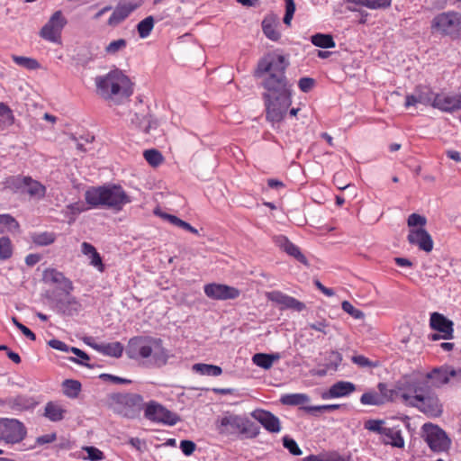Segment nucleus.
Instances as JSON below:
<instances>
[{
  "label": "nucleus",
  "mask_w": 461,
  "mask_h": 461,
  "mask_svg": "<svg viewBox=\"0 0 461 461\" xmlns=\"http://www.w3.org/2000/svg\"><path fill=\"white\" fill-rule=\"evenodd\" d=\"M142 411H144V418L154 423L174 426L181 420L177 413L171 411L154 400L145 402Z\"/></svg>",
  "instance_id": "1a4fd4ad"
},
{
  "label": "nucleus",
  "mask_w": 461,
  "mask_h": 461,
  "mask_svg": "<svg viewBox=\"0 0 461 461\" xmlns=\"http://www.w3.org/2000/svg\"><path fill=\"white\" fill-rule=\"evenodd\" d=\"M131 122L139 131H141L146 134L149 133L151 129H157L158 126V120L150 114L149 110L147 113H134L131 119Z\"/></svg>",
  "instance_id": "a878e982"
},
{
  "label": "nucleus",
  "mask_w": 461,
  "mask_h": 461,
  "mask_svg": "<svg viewBox=\"0 0 461 461\" xmlns=\"http://www.w3.org/2000/svg\"><path fill=\"white\" fill-rule=\"evenodd\" d=\"M279 24V17L274 13L267 14L262 23L261 28L264 35L272 41H278L281 39V33L276 30Z\"/></svg>",
  "instance_id": "cd10ccee"
},
{
  "label": "nucleus",
  "mask_w": 461,
  "mask_h": 461,
  "mask_svg": "<svg viewBox=\"0 0 461 461\" xmlns=\"http://www.w3.org/2000/svg\"><path fill=\"white\" fill-rule=\"evenodd\" d=\"M330 326L329 322L326 320L316 321L315 322L309 323V328L311 330L320 331L324 335L329 333L327 328Z\"/></svg>",
  "instance_id": "13d9d810"
},
{
  "label": "nucleus",
  "mask_w": 461,
  "mask_h": 461,
  "mask_svg": "<svg viewBox=\"0 0 461 461\" xmlns=\"http://www.w3.org/2000/svg\"><path fill=\"white\" fill-rule=\"evenodd\" d=\"M351 361L361 366V367H365V366H375V363L373 361H371L369 358L366 357L365 356L363 355H355L351 357Z\"/></svg>",
  "instance_id": "e2e57ef3"
},
{
  "label": "nucleus",
  "mask_w": 461,
  "mask_h": 461,
  "mask_svg": "<svg viewBox=\"0 0 461 461\" xmlns=\"http://www.w3.org/2000/svg\"><path fill=\"white\" fill-rule=\"evenodd\" d=\"M86 344L89 345L97 352L102 353L104 356L113 357L116 358L122 357L124 349L123 345L119 341L101 344L95 342L90 343L86 341Z\"/></svg>",
  "instance_id": "c85d7f7f"
},
{
  "label": "nucleus",
  "mask_w": 461,
  "mask_h": 461,
  "mask_svg": "<svg viewBox=\"0 0 461 461\" xmlns=\"http://www.w3.org/2000/svg\"><path fill=\"white\" fill-rule=\"evenodd\" d=\"M56 438H57V433L52 432L50 434H45V435L37 437L35 443L38 446H41V445L52 443L56 440Z\"/></svg>",
  "instance_id": "0e129e2a"
},
{
  "label": "nucleus",
  "mask_w": 461,
  "mask_h": 461,
  "mask_svg": "<svg viewBox=\"0 0 461 461\" xmlns=\"http://www.w3.org/2000/svg\"><path fill=\"white\" fill-rule=\"evenodd\" d=\"M144 403L143 396L137 393H112L107 395L108 407L126 419H137Z\"/></svg>",
  "instance_id": "423d86ee"
},
{
  "label": "nucleus",
  "mask_w": 461,
  "mask_h": 461,
  "mask_svg": "<svg viewBox=\"0 0 461 461\" xmlns=\"http://www.w3.org/2000/svg\"><path fill=\"white\" fill-rule=\"evenodd\" d=\"M341 361L342 355L338 351L332 350L326 358V363L324 366H327L329 370L337 371L339 366L341 364Z\"/></svg>",
  "instance_id": "09e8293b"
},
{
  "label": "nucleus",
  "mask_w": 461,
  "mask_h": 461,
  "mask_svg": "<svg viewBox=\"0 0 461 461\" xmlns=\"http://www.w3.org/2000/svg\"><path fill=\"white\" fill-rule=\"evenodd\" d=\"M451 378L456 382H461V368H455L451 366L444 365L434 367L428 372L422 378H415L414 380H427L428 384L432 387H441L450 382Z\"/></svg>",
  "instance_id": "ddd939ff"
},
{
  "label": "nucleus",
  "mask_w": 461,
  "mask_h": 461,
  "mask_svg": "<svg viewBox=\"0 0 461 461\" xmlns=\"http://www.w3.org/2000/svg\"><path fill=\"white\" fill-rule=\"evenodd\" d=\"M144 158L151 167L159 166L163 160L164 157L161 152L156 149H147L143 153Z\"/></svg>",
  "instance_id": "37998d69"
},
{
  "label": "nucleus",
  "mask_w": 461,
  "mask_h": 461,
  "mask_svg": "<svg viewBox=\"0 0 461 461\" xmlns=\"http://www.w3.org/2000/svg\"><path fill=\"white\" fill-rule=\"evenodd\" d=\"M14 254V247L12 240L8 236L0 238V260L5 261L12 258Z\"/></svg>",
  "instance_id": "a19ab883"
},
{
  "label": "nucleus",
  "mask_w": 461,
  "mask_h": 461,
  "mask_svg": "<svg viewBox=\"0 0 461 461\" xmlns=\"http://www.w3.org/2000/svg\"><path fill=\"white\" fill-rule=\"evenodd\" d=\"M68 359L73 363L78 364L80 366H86L88 368H94L95 365L89 364L88 361L90 360V356L84 351L83 356L75 357H69Z\"/></svg>",
  "instance_id": "052dcab7"
},
{
  "label": "nucleus",
  "mask_w": 461,
  "mask_h": 461,
  "mask_svg": "<svg viewBox=\"0 0 461 461\" xmlns=\"http://www.w3.org/2000/svg\"><path fill=\"white\" fill-rule=\"evenodd\" d=\"M155 25V19L152 15L145 17L138 23L136 29L140 38L145 39L151 33Z\"/></svg>",
  "instance_id": "ea45409f"
},
{
  "label": "nucleus",
  "mask_w": 461,
  "mask_h": 461,
  "mask_svg": "<svg viewBox=\"0 0 461 461\" xmlns=\"http://www.w3.org/2000/svg\"><path fill=\"white\" fill-rule=\"evenodd\" d=\"M341 308L345 312L348 313L356 320H360L364 317L363 312L355 308L348 301H343L341 303Z\"/></svg>",
  "instance_id": "8fccbe9b"
},
{
  "label": "nucleus",
  "mask_w": 461,
  "mask_h": 461,
  "mask_svg": "<svg viewBox=\"0 0 461 461\" xmlns=\"http://www.w3.org/2000/svg\"><path fill=\"white\" fill-rule=\"evenodd\" d=\"M250 415L270 433H278L282 429L279 418L269 411L256 409L250 413Z\"/></svg>",
  "instance_id": "a211bd4d"
},
{
  "label": "nucleus",
  "mask_w": 461,
  "mask_h": 461,
  "mask_svg": "<svg viewBox=\"0 0 461 461\" xmlns=\"http://www.w3.org/2000/svg\"><path fill=\"white\" fill-rule=\"evenodd\" d=\"M315 86V79L312 77H301L298 81V86L300 90L303 93L310 92L313 86Z\"/></svg>",
  "instance_id": "6e6d98bb"
},
{
  "label": "nucleus",
  "mask_w": 461,
  "mask_h": 461,
  "mask_svg": "<svg viewBox=\"0 0 461 461\" xmlns=\"http://www.w3.org/2000/svg\"><path fill=\"white\" fill-rule=\"evenodd\" d=\"M67 411L54 402H48L44 408V416L52 422L64 419Z\"/></svg>",
  "instance_id": "c756f323"
},
{
  "label": "nucleus",
  "mask_w": 461,
  "mask_h": 461,
  "mask_svg": "<svg viewBox=\"0 0 461 461\" xmlns=\"http://www.w3.org/2000/svg\"><path fill=\"white\" fill-rule=\"evenodd\" d=\"M376 434H379L380 440L385 445L399 448L404 446L400 426H391L387 421L376 420Z\"/></svg>",
  "instance_id": "2eb2a0df"
},
{
  "label": "nucleus",
  "mask_w": 461,
  "mask_h": 461,
  "mask_svg": "<svg viewBox=\"0 0 461 461\" xmlns=\"http://www.w3.org/2000/svg\"><path fill=\"white\" fill-rule=\"evenodd\" d=\"M280 357L278 353H256L252 357L253 363L265 369L268 370L273 366L275 361L278 360Z\"/></svg>",
  "instance_id": "7c9ffc66"
},
{
  "label": "nucleus",
  "mask_w": 461,
  "mask_h": 461,
  "mask_svg": "<svg viewBox=\"0 0 461 461\" xmlns=\"http://www.w3.org/2000/svg\"><path fill=\"white\" fill-rule=\"evenodd\" d=\"M290 62L285 56L275 51L265 53L253 71L255 78H262L260 86L265 92L262 99L266 107V119L274 127L281 122L292 104L293 83L286 77Z\"/></svg>",
  "instance_id": "f257e3e1"
},
{
  "label": "nucleus",
  "mask_w": 461,
  "mask_h": 461,
  "mask_svg": "<svg viewBox=\"0 0 461 461\" xmlns=\"http://www.w3.org/2000/svg\"><path fill=\"white\" fill-rule=\"evenodd\" d=\"M276 244L286 254L294 258L298 262L304 266H309L308 259L302 253L300 248L294 244L286 236L279 235L276 237Z\"/></svg>",
  "instance_id": "5701e85b"
},
{
  "label": "nucleus",
  "mask_w": 461,
  "mask_h": 461,
  "mask_svg": "<svg viewBox=\"0 0 461 461\" xmlns=\"http://www.w3.org/2000/svg\"><path fill=\"white\" fill-rule=\"evenodd\" d=\"M203 291L207 297L221 301L236 299L240 294V291L238 288L217 283L205 285Z\"/></svg>",
  "instance_id": "dca6fc26"
},
{
  "label": "nucleus",
  "mask_w": 461,
  "mask_h": 461,
  "mask_svg": "<svg viewBox=\"0 0 461 461\" xmlns=\"http://www.w3.org/2000/svg\"><path fill=\"white\" fill-rule=\"evenodd\" d=\"M313 284L317 287V289H319L326 296L330 297L335 294V292L332 288L326 287L319 279H314Z\"/></svg>",
  "instance_id": "774afa93"
},
{
  "label": "nucleus",
  "mask_w": 461,
  "mask_h": 461,
  "mask_svg": "<svg viewBox=\"0 0 461 461\" xmlns=\"http://www.w3.org/2000/svg\"><path fill=\"white\" fill-rule=\"evenodd\" d=\"M340 404H323V405H308L301 406L300 409L312 416H319L321 412H330L340 409Z\"/></svg>",
  "instance_id": "e433bc0d"
},
{
  "label": "nucleus",
  "mask_w": 461,
  "mask_h": 461,
  "mask_svg": "<svg viewBox=\"0 0 461 461\" xmlns=\"http://www.w3.org/2000/svg\"><path fill=\"white\" fill-rule=\"evenodd\" d=\"M38 402L33 397L25 394H17L14 397H7V408L14 412H23L33 410Z\"/></svg>",
  "instance_id": "393cba45"
},
{
  "label": "nucleus",
  "mask_w": 461,
  "mask_h": 461,
  "mask_svg": "<svg viewBox=\"0 0 461 461\" xmlns=\"http://www.w3.org/2000/svg\"><path fill=\"white\" fill-rule=\"evenodd\" d=\"M25 187H28L27 192L31 195H37L41 193V195H44L45 194V186L42 185L40 182L35 181L32 179V182L31 183V185H25Z\"/></svg>",
  "instance_id": "bf43d9fd"
},
{
  "label": "nucleus",
  "mask_w": 461,
  "mask_h": 461,
  "mask_svg": "<svg viewBox=\"0 0 461 461\" xmlns=\"http://www.w3.org/2000/svg\"><path fill=\"white\" fill-rule=\"evenodd\" d=\"M68 23L61 10L54 12L48 22L41 27L39 36L52 43H61V33Z\"/></svg>",
  "instance_id": "f8f14e48"
},
{
  "label": "nucleus",
  "mask_w": 461,
  "mask_h": 461,
  "mask_svg": "<svg viewBox=\"0 0 461 461\" xmlns=\"http://www.w3.org/2000/svg\"><path fill=\"white\" fill-rule=\"evenodd\" d=\"M267 298L278 304L281 311L292 309L301 312L306 309L305 303L278 290L267 293Z\"/></svg>",
  "instance_id": "f3484780"
},
{
  "label": "nucleus",
  "mask_w": 461,
  "mask_h": 461,
  "mask_svg": "<svg viewBox=\"0 0 461 461\" xmlns=\"http://www.w3.org/2000/svg\"><path fill=\"white\" fill-rule=\"evenodd\" d=\"M86 203L90 208H108L115 212L131 203V196L119 184L107 183L103 185L90 186L85 192Z\"/></svg>",
  "instance_id": "7ed1b4c3"
},
{
  "label": "nucleus",
  "mask_w": 461,
  "mask_h": 461,
  "mask_svg": "<svg viewBox=\"0 0 461 461\" xmlns=\"http://www.w3.org/2000/svg\"><path fill=\"white\" fill-rule=\"evenodd\" d=\"M325 461H350V456L340 455L338 452L328 453L324 456Z\"/></svg>",
  "instance_id": "69168bd1"
},
{
  "label": "nucleus",
  "mask_w": 461,
  "mask_h": 461,
  "mask_svg": "<svg viewBox=\"0 0 461 461\" xmlns=\"http://www.w3.org/2000/svg\"><path fill=\"white\" fill-rule=\"evenodd\" d=\"M356 384L349 381H338L328 391L322 393V399H335L346 397L356 391Z\"/></svg>",
  "instance_id": "4be33fe9"
},
{
  "label": "nucleus",
  "mask_w": 461,
  "mask_h": 461,
  "mask_svg": "<svg viewBox=\"0 0 461 461\" xmlns=\"http://www.w3.org/2000/svg\"><path fill=\"white\" fill-rule=\"evenodd\" d=\"M426 223L427 219L424 216L418 213L410 214L407 220V224L409 227L420 226V228H422L424 225H426Z\"/></svg>",
  "instance_id": "5fc2aeb1"
},
{
  "label": "nucleus",
  "mask_w": 461,
  "mask_h": 461,
  "mask_svg": "<svg viewBox=\"0 0 461 461\" xmlns=\"http://www.w3.org/2000/svg\"><path fill=\"white\" fill-rule=\"evenodd\" d=\"M12 58H13L14 62L16 65L21 66V67L30 69V70L38 69L41 67V64L39 63V61L33 58H29V57H24V56H16V55H13Z\"/></svg>",
  "instance_id": "79ce46f5"
},
{
  "label": "nucleus",
  "mask_w": 461,
  "mask_h": 461,
  "mask_svg": "<svg viewBox=\"0 0 461 461\" xmlns=\"http://www.w3.org/2000/svg\"><path fill=\"white\" fill-rule=\"evenodd\" d=\"M283 446L286 448L289 453L293 456H301L303 454L297 442L288 435H285L282 438Z\"/></svg>",
  "instance_id": "49530a36"
},
{
  "label": "nucleus",
  "mask_w": 461,
  "mask_h": 461,
  "mask_svg": "<svg viewBox=\"0 0 461 461\" xmlns=\"http://www.w3.org/2000/svg\"><path fill=\"white\" fill-rule=\"evenodd\" d=\"M156 341H159V344L153 343L152 348H154L155 352L151 354L149 357V366L161 368L165 366L168 359L172 357L170 350L163 346V340L160 338H156Z\"/></svg>",
  "instance_id": "bb28decb"
},
{
  "label": "nucleus",
  "mask_w": 461,
  "mask_h": 461,
  "mask_svg": "<svg viewBox=\"0 0 461 461\" xmlns=\"http://www.w3.org/2000/svg\"><path fill=\"white\" fill-rule=\"evenodd\" d=\"M433 107L447 113L458 111L461 109V95L436 94Z\"/></svg>",
  "instance_id": "412c9836"
},
{
  "label": "nucleus",
  "mask_w": 461,
  "mask_h": 461,
  "mask_svg": "<svg viewBox=\"0 0 461 461\" xmlns=\"http://www.w3.org/2000/svg\"><path fill=\"white\" fill-rule=\"evenodd\" d=\"M127 46V41L124 39H118L115 41H111L106 47L105 51L108 54H115L119 50H122Z\"/></svg>",
  "instance_id": "3c124183"
},
{
  "label": "nucleus",
  "mask_w": 461,
  "mask_h": 461,
  "mask_svg": "<svg viewBox=\"0 0 461 461\" xmlns=\"http://www.w3.org/2000/svg\"><path fill=\"white\" fill-rule=\"evenodd\" d=\"M4 227L13 231L19 229V222L9 213L0 214V233L5 231Z\"/></svg>",
  "instance_id": "c03bdc74"
},
{
  "label": "nucleus",
  "mask_w": 461,
  "mask_h": 461,
  "mask_svg": "<svg viewBox=\"0 0 461 461\" xmlns=\"http://www.w3.org/2000/svg\"><path fill=\"white\" fill-rule=\"evenodd\" d=\"M31 239L37 246H48L55 242L56 234L50 231L34 232L31 235Z\"/></svg>",
  "instance_id": "58836bf2"
},
{
  "label": "nucleus",
  "mask_w": 461,
  "mask_h": 461,
  "mask_svg": "<svg viewBox=\"0 0 461 461\" xmlns=\"http://www.w3.org/2000/svg\"><path fill=\"white\" fill-rule=\"evenodd\" d=\"M155 213L159 215L162 219L167 221L171 224H173L180 229H183V230H185L189 223V222L178 218L176 215L170 214L167 212H159L158 210H156Z\"/></svg>",
  "instance_id": "a18cd8bd"
},
{
  "label": "nucleus",
  "mask_w": 461,
  "mask_h": 461,
  "mask_svg": "<svg viewBox=\"0 0 461 461\" xmlns=\"http://www.w3.org/2000/svg\"><path fill=\"white\" fill-rule=\"evenodd\" d=\"M377 387L381 396H376V405L401 398L405 405L418 409L429 418H438L443 413V405L427 380H411L397 391L387 389L383 383Z\"/></svg>",
  "instance_id": "f03ea898"
},
{
  "label": "nucleus",
  "mask_w": 461,
  "mask_h": 461,
  "mask_svg": "<svg viewBox=\"0 0 461 461\" xmlns=\"http://www.w3.org/2000/svg\"><path fill=\"white\" fill-rule=\"evenodd\" d=\"M415 91L418 95L417 98L419 104H422L424 105H431L433 107L436 94L433 93L430 87L425 86H418L415 88Z\"/></svg>",
  "instance_id": "f704fd0d"
},
{
  "label": "nucleus",
  "mask_w": 461,
  "mask_h": 461,
  "mask_svg": "<svg viewBox=\"0 0 461 461\" xmlns=\"http://www.w3.org/2000/svg\"><path fill=\"white\" fill-rule=\"evenodd\" d=\"M87 454V459L90 461H100L104 458V454L99 448L89 446L83 448Z\"/></svg>",
  "instance_id": "603ef678"
},
{
  "label": "nucleus",
  "mask_w": 461,
  "mask_h": 461,
  "mask_svg": "<svg viewBox=\"0 0 461 461\" xmlns=\"http://www.w3.org/2000/svg\"><path fill=\"white\" fill-rule=\"evenodd\" d=\"M26 436L27 428L23 422L15 418L0 417V440L15 445L22 442Z\"/></svg>",
  "instance_id": "9d476101"
},
{
  "label": "nucleus",
  "mask_w": 461,
  "mask_h": 461,
  "mask_svg": "<svg viewBox=\"0 0 461 461\" xmlns=\"http://www.w3.org/2000/svg\"><path fill=\"white\" fill-rule=\"evenodd\" d=\"M15 123L13 110L5 103L0 102V128L10 127Z\"/></svg>",
  "instance_id": "c9c22d12"
},
{
  "label": "nucleus",
  "mask_w": 461,
  "mask_h": 461,
  "mask_svg": "<svg viewBox=\"0 0 461 461\" xmlns=\"http://www.w3.org/2000/svg\"><path fill=\"white\" fill-rule=\"evenodd\" d=\"M48 346L53 349L59 350L62 352H69L70 346L67 345L65 342L58 339H52L48 341Z\"/></svg>",
  "instance_id": "680f3d73"
},
{
  "label": "nucleus",
  "mask_w": 461,
  "mask_h": 461,
  "mask_svg": "<svg viewBox=\"0 0 461 461\" xmlns=\"http://www.w3.org/2000/svg\"><path fill=\"white\" fill-rule=\"evenodd\" d=\"M433 32L442 36H448L452 40L461 38V14L455 11L443 12L431 21L430 25Z\"/></svg>",
  "instance_id": "6e6552de"
},
{
  "label": "nucleus",
  "mask_w": 461,
  "mask_h": 461,
  "mask_svg": "<svg viewBox=\"0 0 461 461\" xmlns=\"http://www.w3.org/2000/svg\"><path fill=\"white\" fill-rule=\"evenodd\" d=\"M96 86L104 99H126L132 94L129 77L121 71H112L105 77H97Z\"/></svg>",
  "instance_id": "0eeeda50"
},
{
  "label": "nucleus",
  "mask_w": 461,
  "mask_h": 461,
  "mask_svg": "<svg viewBox=\"0 0 461 461\" xmlns=\"http://www.w3.org/2000/svg\"><path fill=\"white\" fill-rule=\"evenodd\" d=\"M139 7L137 4L119 3L107 21L111 27H116L122 23L129 15Z\"/></svg>",
  "instance_id": "b1692460"
},
{
  "label": "nucleus",
  "mask_w": 461,
  "mask_h": 461,
  "mask_svg": "<svg viewBox=\"0 0 461 461\" xmlns=\"http://www.w3.org/2000/svg\"><path fill=\"white\" fill-rule=\"evenodd\" d=\"M196 444L194 441L191 439H182L179 444V448L181 449L182 453L189 456L194 454V452L196 450Z\"/></svg>",
  "instance_id": "864d4df0"
},
{
  "label": "nucleus",
  "mask_w": 461,
  "mask_h": 461,
  "mask_svg": "<svg viewBox=\"0 0 461 461\" xmlns=\"http://www.w3.org/2000/svg\"><path fill=\"white\" fill-rule=\"evenodd\" d=\"M422 433L424 440L433 452L442 453L449 449L451 440L439 426L425 423L422 426Z\"/></svg>",
  "instance_id": "9b49d317"
},
{
  "label": "nucleus",
  "mask_w": 461,
  "mask_h": 461,
  "mask_svg": "<svg viewBox=\"0 0 461 461\" xmlns=\"http://www.w3.org/2000/svg\"><path fill=\"white\" fill-rule=\"evenodd\" d=\"M429 326L432 330L441 333L442 339L453 338L454 322L439 312H432L429 318Z\"/></svg>",
  "instance_id": "6ab92c4d"
},
{
  "label": "nucleus",
  "mask_w": 461,
  "mask_h": 461,
  "mask_svg": "<svg viewBox=\"0 0 461 461\" xmlns=\"http://www.w3.org/2000/svg\"><path fill=\"white\" fill-rule=\"evenodd\" d=\"M310 396L306 393H285L281 395L279 402L283 405L287 406H298L303 405L310 402Z\"/></svg>",
  "instance_id": "2f4dec72"
},
{
  "label": "nucleus",
  "mask_w": 461,
  "mask_h": 461,
  "mask_svg": "<svg viewBox=\"0 0 461 461\" xmlns=\"http://www.w3.org/2000/svg\"><path fill=\"white\" fill-rule=\"evenodd\" d=\"M311 42L315 47L321 49H332L336 46L334 38L330 33L317 32L311 36Z\"/></svg>",
  "instance_id": "473e14b6"
},
{
  "label": "nucleus",
  "mask_w": 461,
  "mask_h": 461,
  "mask_svg": "<svg viewBox=\"0 0 461 461\" xmlns=\"http://www.w3.org/2000/svg\"><path fill=\"white\" fill-rule=\"evenodd\" d=\"M63 393L68 398H77L81 392L82 384L78 380L66 379L62 383Z\"/></svg>",
  "instance_id": "4c0bfd02"
},
{
  "label": "nucleus",
  "mask_w": 461,
  "mask_h": 461,
  "mask_svg": "<svg viewBox=\"0 0 461 461\" xmlns=\"http://www.w3.org/2000/svg\"><path fill=\"white\" fill-rule=\"evenodd\" d=\"M407 240L410 244L418 246L425 252H430L433 249V240L424 228L410 230Z\"/></svg>",
  "instance_id": "aec40b11"
},
{
  "label": "nucleus",
  "mask_w": 461,
  "mask_h": 461,
  "mask_svg": "<svg viewBox=\"0 0 461 461\" xmlns=\"http://www.w3.org/2000/svg\"><path fill=\"white\" fill-rule=\"evenodd\" d=\"M67 209L69 211V212L73 215V217H71V219L69 220V223H71L72 221H75V217L77 215H78L79 213L83 212L84 211H86V207L84 206L83 203H81L80 202H77V203H72L70 204H68L67 206Z\"/></svg>",
  "instance_id": "4d7b16f0"
},
{
  "label": "nucleus",
  "mask_w": 461,
  "mask_h": 461,
  "mask_svg": "<svg viewBox=\"0 0 461 461\" xmlns=\"http://www.w3.org/2000/svg\"><path fill=\"white\" fill-rule=\"evenodd\" d=\"M217 432L230 438L252 439L260 433V427L246 415L227 411L215 421Z\"/></svg>",
  "instance_id": "39448f33"
},
{
  "label": "nucleus",
  "mask_w": 461,
  "mask_h": 461,
  "mask_svg": "<svg viewBox=\"0 0 461 461\" xmlns=\"http://www.w3.org/2000/svg\"><path fill=\"white\" fill-rule=\"evenodd\" d=\"M32 182V178L31 176H12L7 180V184L10 187H13L14 189H23L25 187V185H31V183Z\"/></svg>",
  "instance_id": "de8ad7c7"
},
{
  "label": "nucleus",
  "mask_w": 461,
  "mask_h": 461,
  "mask_svg": "<svg viewBox=\"0 0 461 461\" xmlns=\"http://www.w3.org/2000/svg\"><path fill=\"white\" fill-rule=\"evenodd\" d=\"M192 369L202 375L219 376L222 374V368L212 364L197 363L193 366Z\"/></svg>",
  "instance_id": "72a5a7b5"
},
{
  "label": "nucleus",
  "mask_w": 461,
  "mask_h": 461,
  "mask_svg": "<svg viewBox=\"0 0 461 461\" xmlns=\"http://www.w3.org/2000/svg\"><path fill=\"white\" fill-rule=\"evenodd\" d=\"M153 343L159 344L152 336H135L129 339L126 355L130 359L149 358L152 354Z\"/></svg>",
  "instance_id": "4468645a"
},
{
  "label": "nucleus",
  "mask_w": 461,
  "mask_h": 461,
  "mask_svg": "<svg viewBox=\"0 0 461 461\" xmlns=\"http://www.w3.org/2000/svg\"><path fill=\"white\" fill-rule=\"evenodd\" d=\"M42 280L45 283L59 285V289L66 295V299L53 298L54 309L64 317L77 315L82 310V304L77 298L71 294L74 290L72 281L56 268L49 267L43 271Z\"/></svg>",
  "instance_id": "20e7f679"
},
{
  "label": "nucleus",
  "mask_w": 461,
  "mask_h": 461,
  "mask_svg": "<svg viewBox=\"0 0 461 461\" xmlns=\"http://www.w3.org/2000/svg\"><path fill=\"white\" fill-rule=\"evenodd\" d=\"M91 265L96 267L99 271L103 272L104 270V264L103 263V259L98 251L96 253L90 256Z\"/></svg>",
  "instance_id": "338daca9"
}]
</instances>
